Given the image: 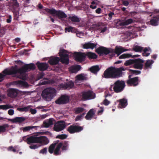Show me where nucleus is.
Wrapping results in <instances>:
<instances>
[{
    "label": "nucleus",
    "mask_w": 159,
    "mask_h": 159,
    "mask_svg": "<svg viewBox=\"0 0 159 159\" xmlns=\"http://www.w3.org/2000/svg\"><path fill=\"white\" fill-rule=\"evenodd\" d=\"M35 66L34 64L26 65L22 68L18 69L17 66L12 67L10 69H6L3 71V73H6V75H10L18 74L19 75L17 77L19 78L25 80L27 79L26 74L25 72L30 70H34L35 69Z\"/></svg>",
    "instance_id": "1"
},
{
    "label": "nucleus",
    "mask_w": 159,
    "mask_h": 159,
    "mask_svg": "<svg viewBox=\"0 0 159 159\" xmlns=\"http://www.w3.org/2000/svg\"><path fill=\"white\" fill-rule=\"evenodd\" d=\"M124 70L125 69L123 67H110L105 71L104 76L106 78H117L121 76L122 71Z\"/></svg>",
    "instance_id": "2"
},
{
    "label": "nucleus",
    "mask_w": 159,
    "mask_h": 159,
    "mask_svg": "<svg viewBox=\"0 0 159 159\" xmlns=\"http://www.w3.org/2000/svg\"><path fill=\"white\" fill-rule=\"evenodd\" d=\"M56 91L54 89L51 88L44 89L42 92V96L45 100L50 101L55 96Z\"/></svg>",
    "instance_id": "3"
},
{
    "label": "nucleus",
    "mask_w": 159,
    "mask_h": 159,
    "mask_svg": "<svg viewBox=\"0 0 159 159\" xmlns=\"http://www.w3.org/2000/svg\"><path fill=\"white\" fill-rule=\"evenodd\" d=\"M61 62L66 64L69 63V57L73 56L74 55L71 52H67L63 49L61 50L59 52Z\"/></svg>",
    "instance_id": "4"
},
{
    "label": "nucleus",
    "mask_w": 159,
    "mask_h": 159,
    "mask_svg": "<svg viewBox=\"0 0 159 159\" xmlns=\"http://www.w3.org/2000/svg\"><path fill=\"white\" fill-rule=\"evenodd\" d=\"M112 86H113L114 91L116 93H119L122 91L125 87V83L122 81L117 80L115 82L113 85L110 88V89L112 91Z\"/></svg>",
    "instance_id": "5"
},
{
    "label": "nucleus",
    "mask_w": 159,
    "mask_h": 159,
    "mask_svg": "<svg viewBox=\"0 0 159 159\" xmlns=\"http://www.w3.org/2000/svg\"><path fill=\"white\" fill-rule=\"evenodd\" d=\"M66 126V124L64 121H59L54 125L53 129L55 131L58 132L64 129Z\"/></svg>",
    "instance_id": "6"
},
{
    "label": "nucleus",
    "mask_w": 159,
    "mask_h": 159,
    "mask_svg": "<svg viewBox=\"0 0 159 159\" xmlns=\"http://www.w3.org/2000/svg\"><path fill=\"white\" fill-rule=\"evenodd\" d=\"M95 97V93L91 91L84 92L82 93V99L84 101L93 99Z\"/></svg>",
    "instance_id": "7"
},
{
    "label": "nucleus",
    "mask_w": 159,
    "mask_h": 159,
    "mask_svg": "<svg viewBox=\"0 0 159 159\" xmlns=\"http://www.w3.org/2000/svg\"><path fill=\"white\" fill-rule=\"evenodd\" d=\"M23 139L29 144L33 143H38V136L37 135H32L28 137L25 136L23 137Z\"/></svg>",
    "instance_id": "8"
},
{
    "label": "nucleus",
    "mask_w": 159,
    "mask_h": 159,
    "mask_svg": "<svg viewBox=\"0 0 159 159\" xmlns=\"http://www.w3.org/2000/svg\"><path fill=\"white\" fill-rule=\"evenodd\" d=\"M132 64H134V66L135 68L137 69L139 68V59L127 60L124 63L125 66H129Z\"/></svg>",
    "instance_id": "9"
},
{
    "label": "nucleus",
    "mask_w": 159,
    "mask_h": 159,
    "mask_svg": "<svg viewBox=\"0 0 159 159\" xmlns=\"http://www.w3.org/2000/svg\"><path fill=\"white\" fill-rule=\"evenodd\" d=\"M69 101V97L66 95H62L60 98L56 101V103L58 104H64L68 103Z\"/></svg>",
    "instance_id": "10"
},
{
    "label": "nucleus",
    "mask_w": 159,
    "mask_h": 159,
    "mask_svg": "<svg viewBox=\"0 0 159 159\" xmlns=\"http://www.w3.org/2000/svg\"><path fill=\"white\" fill-rule=\"evenodd\" d=\"M131 75L129 76V79L127 81V84L130 86H135L138 84L139 77H136L132 78H130Z\"/></svg>",
    "instance_id": "11"
},
{
    "label": "nucleus",
    "mask_w": 159,
    "mask_h": 159,
    "mask_svg": "<svg viewBox=\"0 0 159 159\" xmlns=\"http://www.w3.org/2000/svg\"><path fill=\"white\" fill-rule=\"evenodd\" d=\"M83 129V128L81 126L71 125L67 128V130L70 133H74L75 132H79Z\"/></svg>",
    "instance_id": "12"
},
{
    "label": "nucleus",
    "mask_w": 159,
    "mask_h": 159,
    "mask_svg": "<svg viewBox=\"0 0 159 159\" xmlns=\"http://www.w3.org/2000/svg\"><path fill=\"white\" fill-rule=\"evenodd\" d=\"M111 49L106 48L104 47H100L97 49L96 51L98 54L101 55L103 54H108L111 52Z\"/></svg>",
    "instance_id": "13"
},
{
    "label": "nucleus",
    "mask_w": 159,
    "mask_h": 159,
    "mask_svg": "<svg viewBox=\"0 0 159 159\" xmlns=\"http://www.w3.org/2000/svg\"><path fill=\"white\" fill-rule=\"evenodd\" d=\"M85 57L84 53L81 52L75 53V60L77 61H84Z\"/></svg>",
    "instance_id": "14"
},
{
    "label": "nucleus",
    "mask_w": 159,
    "mask_h": 159,
    "mask_svg": "<svg viewBox=\"0 0 159 159\" xmlns=\"http://www.w3.org/2000/svg\"><path fill=\"white\" fill-rule=\"evenodd\" d=\"M128 49H125V48L120 46H116L115 48L114 52L117 54V56H119L122 53L129 51Z\"/></svg>",
    "instance_id": "15"
},
{
    "label": "nucleus",
    "mask_w": 159,
    "mask_h": 159,
    "mask_svg": "<svg viewBox=\"0 0 159 159\" xmlns=\"http://www.w3.org/2000/svg\"><path fill=\"white\" fill-rule=\"evenodd\" d=\"M49 142V141L47 137L45 136H38V143L43 145H46Z\"/></svg>",
    "instance_id": "16"
},
{
    "label": "nucleus",
    "mask_w": 159,
    "mask_h": 159,
    "mask_svg": "<svg viewBox=\"0 0 159 159\" xmlns=\"http://www.w3.org/2000/svg\"><path fill=\"white\" fill-rule=\"evenodd\" d=\"M133 21L131 19H129L127 20H123L122 21L119 20L116 23V26L120 25V26H125L131 24Z\"/></svg>",
    "instance_id": "17"
},
{
    "label": "nucleus",
    "mask_w": 159,
    "mask_h": 159,
    "mask_svg": "<svg viewBox=\"0 0 159 159\" xmlns=\"http://www.w3.org/2000/svg\"><path fill=\"white\" fill-rule=\"evenodd\" d=\"M159 21V15H157L153 16L150 20V23L152 25L157 26L158 25V22Z\"/></svg>",
    "instance_id": "18"
},
{
    "label": "nucleus",
    "mask_w": 159,
    "mask_h": 159,
    "mask_svg": "<svg viewBox=\"0 0 159 159\" xmlns=\"http://www.w3.org/2000/svg\"><path fill=\"white\" fill-rule=\"evenodd\" d=\"M74 85V83L70 81L68 83L66 84H61L60 85V87L64 89H70L72 88Z\"/></svg>",
    "instance_id": "19"
},
{
    "label": "nucleus",
    "mask_w": 159,
    "mask_h": 159,
    "mask_svg": "<svg viewBox=\"0 0 159 159\" xmlns=\"http://www.w3.org/2000/svg\"><path fill=\"white\" fill-rule=\"evenodd\" d=\"M25 118L24 117H16L13 119H9V120L11 122L17 123H20L24 121Z\"/></svg>",
    "instance_id": "20"
},
{
    "label": "nucleus",
    "mask_w": 159,
    "mask_h": 159,
    "mask_svg": "<svg viewBox=\"0 0 159 159\" xmlns=\"http://www.w3.org/2000/svg\"><path fill=\"white\" fill-rule=\"evenodd\" d=\"M54 120L52 118H50L44 121L43 123V126L44 127L48 128L53 125Z\"/></svg>",
    "instance_id": "21"
},
{
    "label": "nucleus",
    "mask_w": 159,
    "mask_h": 159,
    "mask_svg": "<svg viewBox=\"0 0 159 159\" xmlns=\"http://www.w3.org/2000/svg\"><path fill=\"white\" fill-rule=\"evenodd\" d=\"M80 68L81 67L79 65H74L69 68V70L71 73H76Z\"/></svg>",
    "instance_id": "22"
},
{
    "label": "nucleus",
    "mask_w": 159,
    "mask_h": 159,
    "mask_svg": "<svg viewBox=\"0 0 159 159\" xmlns=\"http://www.w3.org/2000/svg\"><path fill=\"white\" fill-rule=\"evenodd\" d=\"M139 56L138 55H132L130 53H124L120 56L119 57V59H125L130 57L134 58L138 57Z\"/></svg>",
    "instance_id": "23"
},
{
    "label": "nucleus",
    "mask_w": 159,
    "mask_h": 159,
    "mask_svg": "<svg viewBox=\"0 0 159 159\" xmlns=\"http://www.w3.org/2000/svg\"><path fill=\"white\" fill-rule=\"evenodd\" d=\"M15 83L19 87H27L28 86L27 83L24 81L18 80L15 81Z\"/></svg>",
    "instance_id": "24"
},
{
    "label": "nucleus",
    "mask_w": 159,
    "mask_h": 159,
    "mask_svg": "<svg viewBox=\"0 0 159 159\" xmlns=\"http://www.w3.org/2000/svg\"><path fill=\"white\" fill-rule=\"evenodd\" d=\"M95 112V111L94 109H92L90 110L85 116V118L88 120H91L94 115Z\"/></svg>",
    "instance_id": "25"
},
{
    "label": "nucleus",
    "mask_w": 159,
    "mask_h": 159,
    "mask_svg": "<svg viewBox=\"0 0 159 159\" xmlns=\"http://www.w3.org/2000/svg\"><path fill=\"white\" fill-rule=\"evenodd\" d=\"M17 94V90L15 89H11L8 91V95L11 97H15L16 96Z\"/></svg>",
    "instance_id": "26"
},
{
    "label": "nucleus",
    "mask_w": 159,
    "mask_h": 159,
    "mask_svg": "<svg viewBox=\"0 0 159 159\" xmlns=\"http://www.w3.org/2000/svg\"><path fill=\"white\" fill-rule=\"evenodd\" d=\"M37 66L39 69L40 70H45L48 67V65L46 63H37Z\"/></svg>",
    "instance_id": "27"
},
{
    "label": "nucleus",
    "mask_w": 159,
    "mask_h": 159,
    "mask_svg": "<svg viewBox=\"0 0 159 159\" xmlns=\"http://www.w3.org/2000/svg\"><path fill=\"white\" fill-rule=\"evenodd\" d=\"M87 77L86 75L83 74L77 75L75 78V82L77 83L79 81L86 80Z\"/></svg>",
    "instance_id": "28"
},
{
    "label": "nucleus",
    "mask_w": 159,
    "mask_h": 159,
    "mask_svg": "<svg viewBox=\"0 0 159 159\" xmlns=\"http://www.w3.org/2000/svg\"><path fill=\"white\" fill-rule=\"evenodd\" d=\"M96 44L90 42H88L84 44L83 45V47L85 49L91 48L93 49L96 47Z\"/></svg>",
    "instance_id": "29"
},
{
    "label": "nucleus",
    "mask_w": 159,
    "mask_h": 159,
    "mask_svg": "<svg viewBox=\"0 0 159 159\" xmlns=\"http://www.w3.org/2000/svg\"><path fill=\"white\" fill-rule=\"evenodd\" d=\"M62 143H59L56 146V147L54 150V153L55 155H57L61 153L60 149L62 146Z\"/></svg>",
    "instance_id": "30"
},
{
    "label": "nucleus",
    "mask_w": 159,
    "mask_h": 159,
    "mask_svg": "<svg viewBox=\"0 0 159 159\" xmlns=\"http://www.w3.org/2000/svg\"><path fill=\"white\" fill-rule=\"evenodd\" d=\"M56 16L61 20H63L64 18H66L67 17V15L66 14L63 12L60 11H57Z\"/></svg>",
    "instance_id": "31"
},
{
    "label": "nucleus",
    "mask_w": 159,
    "mask_h": 159,
    "mask_svg": "<svg viewBox=\"0 0 159 159\" xmlns=\"http://www.w3.org/2000/svg\"><path fill=\"white\" fill-rule=\"evenodd\" d=\"M127 100L123 98L120 100L119 106L120 108H124L127 106Z\"/></svg>",
    "instance_id": "32"
},
{
    "label": "nucleus",
    "mask_w": 159,
    "mask_h": 159,
    "mask_svg": "<svg viewBox=\"0 0 159 159\" xmlns=\"http://www.w3.org/2000/svg\"><path fill=\"white\" fill-rule=\"evenodd\" d=\"M154 61L152 60H148L147 61L144 66V69H146L149 68H151V66L152 64L154 63Z\"/></svg>",
    "instance_id": "33"
},
{
    "label": "nucleus",
    "mask_w": 159,
    "mask_h": 159,
    "mask_svg": "<svg viewBox=\"0 0 159 159\" xmlns=\"http://www.w3.org/2000/svg\"><path fill=\"white\" fill-rule=\"evenodd\" d=\"M59 60V58L58 57H55L50 59L49 60V62L52 65H54L57 64Z\"/></svg>",
    "instance_id": "34"
},
{
    "label": "nucleus",
    "mask_w": 159,
    "mask_h": 159,
    "mask_svg": "<svg viewBox=\"0 0 159 159\" xmlns=\"http://www.w3.org/2000/svg\"><path fill=\"white\" fill-rule=\"evenodd\" d=\"M9 125L8 124H5L0 125V133H4L5 132L8 128Z\"/></svg>",
    "instance_id": "35"
},
{
    "label": "nucleus",
    "mask_w": 159,
    "mask_h": 159,
    "mask_svg": "<svg viewBox=\"0 0 159 159\" xmlns=\"http://www.w3.org/2000/svg\"><path fill=\"white\" fill-rule=\"evenodd\" d=\"M151 52L150 48H145L143 50V52L142 53L143 56L147 57L150 54V52Z\"/></svg>",
    "instance_id": "36"
},
{
    "label": "nucleus",
    "mask_w": 159,
    "mask_h": 159,
    "mask_svg": "<svg viewBox=\"0 0 159 159\" xmlns=\"http://www.w3.org/2000/svg\"><path fill=\"white\" fill-rule=\"evenodd\" d=\"M38 127L37 126H28L24 127L21 128L20 129L22 130L23 132H25Z\"/></svg>",
    "instance_id": "37"
},
{
    "label": "nucleus",
    "mask_w": 159,
    "mask_h": 159,
    "mask_svg": "<svg viewBox=\"0 0 159 159\" xmlns=\"http://www.w3.org/2000/svg\"><path fill=\"white\" fill-rule=\"evenodd\" d=\"M100 69V68L98 66H93L90 68V71L93 73H96Z\"/></svg>",
    "instance_id": "38"
},
{
    "label": "nucleus",
    "mask_w": 159,
    "mask_h": 159,
    "mask_svg": "<svg viewBox=\"0 0 159 159\" xmlns=\"http://www.w3.org/2000/svg\"><path fill=\"white\" fill-rule=\"evenodd\" d=\"M31 107V106H28L24 107L18 108L17 109V110L21 112L24 111L27 112L29 111Z\"/></svg>",
    "instance_id": "39"
},
{
    "label": "nucleus",
    "mask_w": 159,
    "mask_h": 159,
    "mask_svg": "<svg viewBox=\"0 0 159 159\" xmlns=\"http://www.w3.org/2000/svg\"><path fill=\"white\" fill-rule=\"evenodd\" d=\"M44 10L47 12L52 15H53L54 16L56 15L57 12V11L54 9H49L48 8H45L44 9Z\"/></svg>",
    "instance_id": "40"
},
{
    "label": "nucleus",
    "mask_w": 159,
    "mask_h": 159,
    "mask_svg": "<svg viewBox=\"0 0 159 159\" xmlns=\"http://www.w3.org/2000/svg\"><path fill=\"white\" fill-rule=\"evenodd\" d=\"M14 107L13 106L10 104H7L5 105H2L0 106V109L3 110H7L9 108H13Z\"/></svg>",
    "instance_id": "41"
},
{
    "label": "nucleus",
    "mask_w": 159,
    "mask_h": 159,
    "mask_svg": "<svg viewBox=\"0 0 159 159\" xmlns=\"http://www.w3.org/2000/svg\"><path fill=\"white\" fill-rule=\"evenodd\" d=\"M62 143V145L61 147L63 150H65L68 149L69 144L68 142L65 141Z\"/></svg>",
    "instance_id": "42"
},
{
    "label": "nucleus",
    "mask_w": 159,
    "mask_h": 159,
    "mask_svg": "<svg viewBox=\"0 0 159 159\" xmlns=\"http://www.w3.org/2000/svg\"><path fill=\"white\" fill-rule=\"evenodd\" d=\"M87 56L89 58L91 59L96 58L97 57V55L91 52L87 53Z\"/></svg>",
    "instance_id": "43"
},
{
    "label": "nucleus",
    "mask_w": 159,
    "mask_h": 159,
    "mask_svg": "<svg viewBox=\"0 0 159 159\" xmlns=\"http://www.w3.org/2000/svg\"><path fill=\"white\" fill-rule=\"evenodd\" d=\"M69 19L73 22H78L80 21L79 18L75 16H70Z\"/></svg>",
    "instance_id": "44"
},
{
    "label": "nucleus",
    "mask_w": 159,
    "mask_h": 159,
    "mask_svg": "<svg viewBox=\"0 0 159 159\" xmlns=\"http://www.w3.org/2000/svg\"><path fill=\"white\" fill-rule=\"evenodd\" d=\"M56 144V143L52 144L49 147L48 151L50 153H52L53 152Z\"/></svg>",
    "instance_id": "45"
},
{
    "label": "nucleus",
    "mask_w": 159,
    "mask_h": 159,
    "mask_svg": "<svg viewBox=\"0 0 159 159\" xmlns=\"http://www.w3.org/2000/svg\"><path fill=\"white\" fill-rule=\"evenodd\" d=\"M84 109L82 107H77L75 109V112L76 114H79L84 111Z\"/></svg>",
    "instance_id": "46"
},
{
    "label": "nucleus",
    "mask_w": 159,
    "mask_h": 159,
    "mask_svg": "<svg viewBox=\"0 0 159 159\" xmlns=\"http://www.w3.org/2000/svg\"><path fill=\"white\" fill-rule=\"evenodd\" d=\"M67 136L66 134H62L58 135L56 136V138L61 139H66L67 138Z\"/></svg>",
    "instance_id": "47"
},
{
    "label": "nucleus",
    "mask_w": 159,
    "mask_h": 159,
    "mask_svg": "<svg viewBox=\"0 0 159 159\" xmlns=\"http://www.w3.org/2000/svg\"><path fill=\"white\" fill-rule=\"evenodd\" d=\"M74 29V28L72 27H69L68 28H65V32L66 33L67 32H73V30Z\"/></svg>",
    "instance_id": "48"
},
{
    "label": "nucleus",
    "mask_w": 159,
    "mask_h": 159,
    "mask_svg": "<svg viewBox=\"0 0 159 159\" xmlns=\"http://www.w3.org/2000/svg\"><path fill=\"white\" fill-rule=\"evenodd\" d=\"M39 146L38 144H33L30 146L29 148L30 149H35L38 148Z\"/></svg>",
    "instance_id": "49"
},
{
    "label": "nucleus",
    "mask_w": 159,
    "mask_h": 159,
    "mask_svg": "<svg viewBox=\"0 0 159 159\" xmlns=\"http://www.w3.org/2000/svg\"><path fill=\"white\" fill-rule=\"evenodd\" d=\"M12 1V3L14 6L16 7L19 6V4L18 3L17 0H11Z\"/></svg>",
    "instance_id": "50"
},
{
    "label": "nucleus",
    "mask_w": 159,
    "mask_h": 159,
    "mask_svg": "<svg viewBox=\"0 0 159 159\" xmlns=\"http://www.w3.org/2000/svg\"><path fill=\"white\" fill-rule=\"evenodd\" d=\"M84 114L83 113L82 114L79 115L77 116L75 119L76 121H78L82 119L83 116H84Z\"/></svg>",
    "instance_id": "51"
},
{
    "label": "nucleus",
    "mask_w": 159,
    "mask_h": 159,
    "mask_svg": "<svg viewBox=\"0 0 159 159\" xmlns=\"http://www.w3.org/2000/svg\"><path fill=\"white\" fill-rule=\"evenodd\" d=\"M6 75H6V73L4 74L3 72L2 73H0V82L3 80L4 78Z\"/></svg>",
    "instance_id": "52"
},
{
    "label": "nucleus",
    "mask_w": 159,
    "mask_h": 159,
    "mask_svg": "<svg viewBox=\"0 0 159 159\" xmlns=\"http://www.w3.org/2000/svg\"><path fill=\"white\" fill-rule=\"evenodd\" d=\"M133 49L135 52H139V46L138 45H135L134 46Z\"/></svg>",
    "instance_id": "53"
},
{
    "label": "nucleus",
    "mask_w": 159,
    "mask_h": 159,
    "mask_svg": "<svg viewBox=\"0 0 159 159\" xmlns=\"http://www.w3.org/2000/svg\"><path fill=\"white\" fill-rule=\"evenodd\" d=\"M76 35L77 36V37L81 38L84 36V33H82L81 32H79L77 33Z\"/></svg>",
    "instance_id": "54"
},
{
    "label": "nucleus",
    "mask_w": 159,
    "mask_h": 159,
    "mask_svg": "<svg viewBox=\"0 0 159 159\" xmlns=\"http://www.w3.org/2000/svg\"><path fill=\"white\" fill-rule=\"evenodd\" d=\"M47 148H45L41 150L40 151V152L43 154H46V153L47 152Z\"/></svg>",
    "instance_id": "55"
},
{
    "label": "nucleus",
    "mask_w": 159,
    "mask_h": 159,
    "mask_svg": "<svg viewBox=\"0 0 159 159\" xmlns=\"http://www.w3.org/2000/svg\"><path fill=\"white\" fill-rule=\"evenodd\" d=\"M14 113V111L13 109H10L8 111V113L9 115H13Z\"/></svg>",
    "instance_id": "56"
},
{
    "label": "nucleus",
    "mask_w": 159,
    "mask_h": 159,
    "mask_svg": "<svg viewBox=\"0 0 159 159\" xmlns=\"http://www.w3.org/2000/svg\"><path fill=\"white\" fill-rule=\"evenodd\" d=\"M44 75V74L42 72L40 73H39L38 75V80H39L42 78L43 77Z\"/></svg>",
    "instance_id": "57"
},
{
    "label": "nucleus",
    "mask_w": 159,
    "mask_h": 159,
    "mask_svg": "<svg viewBox=\"0 0 159 159\" xmlns=\"http://www.w3.org/2000/svg\"><path fill=\"white\" fill-rule=\"evenodd\" d=\"M143 62V60L140 59V70L142 69L143 66V65L142 64Z\"/></svg>",
    "instance_id": "58"
},
{
    "label": "nucleus",
    "mask_w": 159,
    "mask_h": 159,
    "mask_svg": "<svg viewBox=\"0 0 159 159\" xmlns=\"http://www.w3.org/2000/svg\"><path fill=\"white\" fill-rule=\"evenodd\" d=\"M110 103V101L107 99L105 100L103 102V104L106 106L108 105Z\"/></svg>",
    "instance_id": "59"
},
{
    "label": "nucleus",
    "mask_w": 159,
    "mask_h": 159,
    "mask_svg": "<svg viewBox=\"0 0 159 159\" xmlns=\"http://www.w3.org/2000/svg\"><path fill=\"white\" fill-rule=\"evenodd\" d=\"M8 18L7 20V23H10L11 22L12 19V17L11 15H9Z\"/></svg>",
    "instance_id": "60"
},
{
    "label": "nucleus",
    "mask_w": 159,
    "mask_h": 159,
    "mask_svg": "<svg viewBox=\"0 0 159 159\" xmlns=\"http://www.w3.org/2000/svg\"><path fill=\"white\" fill-rule=\"evenodd\" d=\"M30 112L33 114H35L36 113L37 111L35 109L30 108Z\"/></svg>",
    "instance_id": "61"
},
{
    "label": "nucleus",
    "mask_w": 159,
    "mask_h": 159,
    "mask_svg": "<svg viewBox=\"0 0 159 159\" xmlns=\"http://www.w3.org/2000/svg\"><path fill=\"white\" fill-rule=\"evenodd\" d=\"M48 115L47 114H43L41 115L40 116V119H43L46 118L48 116Z\"/></svg>",
    "instance_id": "62"
},
{
    "label": "nucleus",
    "mask_w": 159,
    "mask_h": 159,
    "mask_svg": "<svg viewBox=\"0 0 159 159\" xmlns=\"http://www.w3.org/2000/svg\"><path fill=\"white\" fill-rule=\"evenodd\" d=\"M114 15V13L113 12H111L108 14L109 18L108 19L109 20H111L112 16Z\"/></svg>",
    "instance_id": "63"
},
{
    "label": "nucleus",
    "mask_w": 159,
    "mask_h": 159,
    "mask_svg": "<svg viewBox=\"0 0 159 159\" xmlns=\"http://www.w3.org/2000/svg\"><path fill=\"white\" fill-rule=\"evenodd\" d=\"M107 28L106 26H105L103 28H101L102 30L101 32L102 33L104 32L107 30Z\"/></svg>",
    "instance_id": "64"
}]
</instances>
